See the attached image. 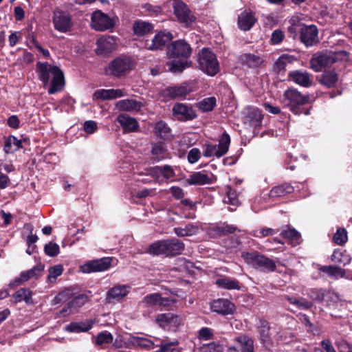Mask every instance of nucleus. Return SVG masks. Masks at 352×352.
<instances>
[{"mask_svg": "<svg viewBox=\"0 0 352 352\" xmlns=\"http://www.w3.org/2000/svg\"><path fill=\"white\" fill-rule=\"evenodd\" d=\"M192 49L185 40L179 39L167 45L166 56L170 59L166 65L168 71L180 74L184 69L192 65V61L188 60Z\"/></svg>", "mask_w": 352, "mask_h": 352, "instance_id": "obj_1", "label": "nucleus"}, {"mask_svg": "<svg viewBox=\"0 0 352 352\" xmlns=\"http://www.w3.org/2000/svg\"><path fill=\"white\" fill-rule=\"evenodd\" d=\"M36 73L38 78L44 85L50 82V76H52L50 86L48 89L49 94H54L63 90L65 85V78L62 70L56 65L48 63L38 62L36 63Z\"/></svg>", "mask_w": 352, "mask_h": 352, "instance_id": "obj_2", "label": "nucleus"}, {"mask_svg": "<svg viewBox=\"0 0 352 352\" xmlns=\"http://www.w3.org/2000/svg\"><path fill=\"white\" fill-rule=\"evenodd\" d=\"M241 257L248 265L263 272H274L276 268V265L272 259L257 251L243 252Z\"/></svg>", "mask_w": 352, "mask_h": 352, "instance_id": "obj_3", "label": "nucleus"}, {"mask_svg": "<svg viewBox=\"0 0 352 352\" xmlns=\"http://www.w3.org/2000/svg\"><path fill=\"white\" fill-rule=\"evenodd\" d=\"M129 342L134 346L147 350L161 347V351H168L172 345L177 344V341L170 342L167 338L161 339L152 336H130Z\"/></svg>", "mask_w": 352, "mask_h": 352, "instance_id": "obj_4", "label": "nucleus"}, {"mask_svg": "<svg viewBox=\"0 0 352 352\" xmlns=\"http://www.w3.org/2000/svg\"><path fill=\"white\" fill-rule=\"evenodd\" d=\"M198 67L205 74L214 76L219 72V63L217 56L209 48L204 47L197 56Z\"/></svg>", "mask_w": 352, "mask_h": 352, "instance_id": "obj_5", "label": "nucleus"}, {"mask_svg": "<svg viewBox=\"0 0 352 352\" xmlns=\"http://www.w3.org/2000/svg\"><path fill=\"white\" fill-rule=\"evenodd\" d=\"M285 105L290 108V110L295 114L302 113L299 107L307 104L309 101V96L302 95L296 89H288L283 94Z\"/></svg>", "mask_w": 352, "mask_h": 352, "instance_id": "obj_6", "label": "nucleus"}, {"mask_svg": "<svg viewBox=\"0 0 352 352\" xmlns=\"http://www.w3.org/2000/svg\"><path fill=\"white\" fill-rule=\"evenodd\" d=\"M230 144V138L229 135L223 133L219 139L218 144H206L205 145L203 155L206 157H221L228 151Z\"/></svg>", "mask_w": 352, "mask_h": 352, "instance_id": "obj_7", "label": "nucleus"}, {"mask_svg": "<svg viewBox=\"0 0 352 352\" xmlns=\"http://www.w3.org/2000/svg\"><path fill=\"white\" fill-rule=\"evenodd\" d=\"M132 66L133 62L129 57H118L109 64L107 72L115 77L121 78L130 72Z\"/></svg>", "mask_w": 352, "mask_h": 352, "instance_id": "obj_8", "label": "nucleus"}, {"mask_svg": "<svg viewBox=\"0 0 352 352\" xmlns=\"http://www.w3.org/2000/svg\"><path fill=\"white\" fill-rule=\"evenodd\" d=\"M338 60L337 54L332 52H318L310 60V67L320 72L324 67H329Z\"/></svg>", "mask_w": 352, "mask_h": 352, "instance_id": "obj_9", "label": "nucleus"}, {"mask_svg": "<svg viewBox=\"0 0 352 352\" xmlns=\"http://www.w3.org/2000/svg\"><path fill=\"white\" fill-rule=\"evenodd\" d=\"M299 33L300 41L307 47H312L320 42L318 29L315 25H300Z\"/></svg>", "mask_w": 352, "mask_h": 352, "instance_id": "obj_10", "label": "nucleus"}, {"mask_svg": "<svg viewBox=\"0 0 352 352\" xmlns=\"http://www.w3.org/2000/svg\"><path fill=\"white\" fill-rule=\"evenodd\" d=\"M115 24L114 18H111L100 10L95 11L91 15V25L96 30L104 31L113 28Z\"/></svg>", "mask_w": 352, "mask_h": 352, "instance_id": "obj_11", "label": "nucleus"}, {"mask_svg": "<svg viewBox=\"0 0 352 352\" xmlns=\"http://www.w3.org/2000/svg\"><path fill=\"white\" fill-rule=\"evenodd\" d=\"M173 10L174 14L179 22L189 25L195 21V16L184 2L179 0L174 1Z\"/></svg>", "mask_w": 352, "mask_h": 352, "instance_id": "obj_12", "label": "nucleus"}, {"mask_svg": "<svg viewBox=\"0 0 352 352\" xmlns=\"http://www.w3.org/2000/svg\"><path fill=\"white\" fill-rule=\"evenodd\" d=\"M173 114L179 121L192 120L197 118V113L190 104L177 102L172 109Z\"/></svg>", "mask_w": 352, "mask_h": 352, "instance_id": "obj_13", "label": "nucleus"}, {"mask_svg": "<svg viewBox=\"0 0 352 352\" xmlns=\"http://www.w3.org/2000/svg\"><path fill=\"white\" fill-rule=\"evenodd\" d=\"M170 32L161 31L157 32L150 43H146L145 47L151 51L162 50L173 39Z\"/></svg>", "mask_w": 352, "mask_h": 352, "instance_id": "obj_14", "label": "nucleus"}, {"mask_svg": "<svg viewBox=\"0 0 352 352\" xmlns=\"http://www.w3.org/2000/svg\"><path fill=\"white\" fill-rule=\"evenodd\" d=\"M156 323L162 328L175 330L181 323V318L179 316L168 312L157 314L155 316Z\"/></svg>", "mask_w": 352, "mask_h": 352, "instance_id": "obj_15", "label": "nucleus"}, {"mask_svg": "<svg viewBox=\"0 0 352 352\" xmlns=\"http://www.w3.org/2000/svg\"><path fill=\"white\" fill-rule=\"evenodd\" d=\"M111 261L112 259L110 257L91 261L81 265L80 270L83 273L105 271L110 267Z\"/></svg>", "mask_w": 352, "mask_h": 352, "instance_id": "obj_16", "label": "nucleus"}, {"mask_svg": "<svg viewBox=\"0 0 352 352\" xmlns=\"http://www.w3.org/2000/svg\"><path fill=\"white\" fill-rule=\"evenodd\" d=\"M53 23L54 28L60 32H66L72 28L70 15L60 10L54 12Z\"/></svg>", "mask_w": 352, "mask_h": 352, "instance_id": "obj_17", "label": "nucleus"}, {"mask_svg": "<svg viewBox=\"0 0 352 352\" xmlns=\"http://www.w3.org/2000/svg\"><path fill=\"white\" fill-rule=\"evenodd\" d=\"M96 45V53L100 56L106 55L116 50V38L113 36H102L97 40Z\"/></svg>", "mask_w": 352, "mask_h": 352, "instance_id": "obj_18", "label": "nucleus"}, {"mask_svg": "<svg viewBox=\"0 0 352 352\" xmlns=\"http://www.w3.org/2000/svg\"><path fill=\"white\" fill-rule=\"evenodd\" d=\"M191 91V87L186 82H184L179 85L166 87L163 91V95L170 99H179L184 98Z\"/></svg>", "mask_w": 352, "mask_h": 352, "instance_id": "obj_19", "label": "nucleus"}, {"mask_svg": "<svg viewBox=\"0 0 352 352\" xmlns=\"http://www.w3.org/2000/svg\"><path fill=\"white\" fill-rule=\"evenodd\" d=\"M129 291L130 287L127 285H116L108 290L105 300L108 303L118 302L126 296Z\"/></svg>", "mask_w": 352, "mask_h": 352, "instance_id": "obj_20", "label": "nucleus"}, {"mask_svg": "<svg viewBox=\"0 0 352 352\" xmlns=\"http://www.w3.org/2000/svg\"><path fill=\"white\" fill-rule=\"evenodd\" d=\"M235 345L229 347V350L241 352H254V341L246 335H240L234 338Z\"/></svg>", "mask_w": 352, "mask_h": 352, "instance_id": "obj_21", "label": "nucleus"}, {"mask_svg": "<svg viewBox=\"0 0 352 352\" xmlns=\"http://www.w3.org/2000/svg\"><path fill=\"white\" fill-rule=\"evenodd\" d=\"M210 309L213 312L223 316H227L234 313L235 306L227 299L219 298L212 302Z\"/></svg>", "mask_w": 352, "mask_h": 352, "instance_id": "obj_22", "label": "nucleus"}, {"mask_svg": "<svg viewBox=\"0 0 352 352\" xmlns=\"http://www.w3.org/2000/svg\"><path fill=\"white\" fill-rule=\"evenodd\" d=\"M262 119V113L258 108L250 107L245 109L244 123L256 127L261 125Z\"/></svg>", "mask_w": 352, "mask_h": 352, "instance_id": "obj_23", "label": "nucleus"}, {"mask_svg": "<svg viewBox=\"0 0 352 352\" xmlns=\"http://www.w3.org/2000/svg\"><path fill=\"white\" fill-rule=\"evenodd\" d=\"M126 96H127L126 91L120 89H101L96 90L94 94V98L103 100H113Z\"/></svg>", "mask_w": 352, "mask_h": 352, "instance_id": "obj_24", "label": "nucleus"}, {"mask_svg": "<svg viewBox=\"0 0 352 352\" xmlns=\"http://www.w3.org/2000/svg\"><path fill=\"white\" fill-rule=\"evenodd\" d=\"M116 120L120 124L124 133L135 132L140 126L135 118L124 113L118 115Z\"/></svg>", "mask_w": 352, "mask_h": 352, "instance_id": "obj_25", "label": "nucleus"}, {"mask_svg": "<svg viewBox=\"0 0 352 352\" xmlns=\"http://www.w3.org/2000/svg\"><path fill=\"white\" fill-rule=\"evenodd\" d=\"M44 269V265L39 264L32 269L22 272L20 274L19 277L16 278L12 283H10V287L16 286L21 285L23 282L27 281L31 278L36 277L38 274L42 272Z\"/></svg>", "mask_w": 352, "mask_h": 352, "instance_id": "obj_26", "label": "nucleus"}, {"mask_svg": "<svg viewBox=\"0 0 352 352\" xmlns=\"http://www.w3.org/2000/svg\"><path fill=\"white\" fill-rule=\"evenodd\" d=\"M142 102L134 99H124L117 102L116 107L119 111H139L142 107Z\"/></svg>", "mask_w": 352, "mask_h": 352, "instance_id": "obj_27", "label": "nucleus"}, {"mask_svg": "<svg viewBox=\"0 0 352 352\" xmlns=\"http://www.w3.org/2000/svg\"><path fill=\"white\" fill-rule=\"evenodd\" d=\"M289 77L295 83L300 86L308 87L311 85V79L308 72L295 70L289 73Z\"/></svg>", "mask_w": 352, "mask_h": 352, "instance_id": "obj_28", "label": "nucleus"}, {"mask_svg": "<svg viewBox=\"0 0 352 352\" xmlns=\"http://www.w3.org/2000/svg\"><path fill=\"white\" fill-rule=\"evenodd\" d=\"M255 22L256 19L254 15L250 11L245 10L239 15L238 25L239 28L243 31L250 30Z\"/></svg>", "mask_w": 352, "mask_h": 352, "instance_id": "obj_29", "label": "nucleus"}, {"mask_svg": "<svg viewBox=\"0 0 352 352\" xmlns=\"http://www.w3.org/2000/svg\"><path fill=\"white\" fill-rule=\"evenodd\" d=\"M166 241V256H173L180 254L184 250V243L177 239Z\"/></svg>", "mask_w": 352, "mask_h": 352, "instance_id": "obj_30", "label": "nucleus"}, {"mask_svg": "<svg viewBox=\"0 0 352 352\" xmlns=\"http://www.w3.org/2000/svg\"><path fill=\"white\" fill-rule=\"evenodd\" d=\"M94 322L91 320H87L80 322H71L65 327V330L70 333L87 332L91 329Z\"/></svg>", "mask_w": 352, "mask_h": 352, "instance_id": "obj_31", "label": "nucleus"}, {"mask_svg": "<svg viewBox=\"0 0 352 352\" xmlns=\"http://www.w3.org/2000/svg\"><path fill=\"white\" fill-rule=\"evenodd\" d=\"M320 272L327 274L329 277L338 280L345 276L346 271L344 269L337 265H323L319 267Z\"/></svg>", "mask_w": 352, "mask_h": 352, "instance_id": "obj_32", "label": "nucleus"}, {"mask_svg": "<svg viewBox=\"0 0 352 352\" xmlns=\"http://www.w3.org/2000/svg\"><path fill=\"white\" fill-rule=\"evenodd\" d=\"M186 182L189 185H204L211 184L212 179L208 175L201 173L195 172L189 175L186 179Z\"/></svg>", "mask_w": 352, "mask_h": 352, "instance_id": "obj_33", "label": "nucleus"}, {"mask_svg": "<svg viewBox=\"0 0 352 352\" xmlns=\"http://www.w3.org/2000/svg\"><path fill=\"white\" fill-rule=\"evenodd\" d=\"M170 302L171 300L169 298H162L160 294L157 293L146 296L142 300V302L148 306L160 305L166 307L170 305Z\"/></svg>", "mask_w": 352, "mask_h": 352, "instance_id": "obj_34", "label": "nucleus"}, {"mask_svg": "<svg viewBox=\"0 0 352 352\" xmlns=\"http://www.w3.org/2000/svg\"><path fill=\"white\" fill-rule=\"evenodd\" d=\"M280 236L286 239L288 242L294 246H296L300 243V234L294 228H289L286 230H283L280 233Z\"/></svg>", "mask_w": 352, "mask_h": 352, "instance_id": "obj_35", "label": "nucleus"}, {"mask_svg": "<svg viewBox=\"0 0 352 352\" xmlns=\"http://www.w3.org/2000/svg\"><path fill=\"white\" fill-rule=\"evenodd\" d=\"M331 260L335 263L345 266L351 263V258L346 250L336 249L331 256Z\"/></svg>", "mask_w": 352, "mask_h": 352, "instance_id": "obj_36", "label": "nucleus"}, {"mask_svg": "<svg viewBox=\"0 0 352 352\" xmlns=\"http://www.w3.org/2000/svg\"><path fill=\"white\" fill-rule=\"evenodd\" d=\"M215 284L220 288L226 289H237L239 290L241 287L237 280L231 278L230 277L224 276L217 278Z\"/></svg>", "mask_w": 352, "mask_h": 352, "instance_id": "obj_37", "label": "nucleus"}, {"mask_svg": "<svg viewBox=\"0 0 352 352\" xmlns=\"http://www.w3.org/2000/svg\"><path fill=\"white\" fill-rule=\"evenodd\" d=\"M308 296L313 300L322 302L325 300V296H330L331 298L335 297L331 294V292L322 288H312L307 292Z\"/></svg>", "mask_w": 352, "mask_h": 352, "instance_id": "obj_38", "label": "nucleus"}, {"mask_svg": "<svg viewBox=\"0 0 352 352\" xmlns=\"http://www.w3.org/2000/svg\"><path fill=\"white\" fill-rule=\"evenodd\" d=\"M294 60L292 56L288 54H283L275 62L274 70L278 74H283L286 70L288 64L292 63Z\"/></svg>", "mask_w": 352, "mask_h": 352, "instance_id": "obj_39", "label": "nucleus"}, {"mask_svg": "<svg viewBox=\"0 0 352 352\" xmlns=\"http://www.w3.org/2000/svg\"><path fill=\"white\" fill-rule=\"evenodd\" d=\"M294 188L289 184H283L280 186L274 187L269 193L270 197H283L287 194L292 193Z\"/></svg>", "mask_w": 352, "mask_h": 352, "instance_id": "obj_40", "label": "nucleus"}, {"mask_svg": "<svg viewBox=\"0 0 352 352\" xmlns=\"http://www.w3.org/2000/svg\"><path fill=\"white\" fill-rule=\"evenodd\" d=\"M153 29L151 23L144 21H136L133 23V30L134 34L138 36H144L150 33Z\"/></svg>", "mask_w": 352, "mask_h": 352, "instance_id": "obj_41", "label": "nucleus"}, {"mask_svg": "<svg viewBox=\"0 0 352 352\" xmlns=\"http://www.w3.org/2000/svg\"><path fill=\"white\" fill-rule=\"evenodd\" d=\"M22 148V142L13 135L9 136L4 143V151L6 153H13Z\"/></svg>", "mask_w": 352, "mask_h": 352, "instance_id": "obj_42", "label": "nucleus"}, {"mask_svg": "<svg viewBox=\"0 0 352 352\" xmlns=\"http://www.w3.org/2000/svg\"><path fill=\"white\" fill-rule=\"evenodd\" d=\"M338 80V74L333 71H329L324 72L319 81L327 88H331L336 85Z\"/></svg>", "mask_w": 352, "mask_h": 352, "instance_id": "obj_43", "label": "nucleus"}, {"mask_svg": "<svg viewBox=\"0 0 352 352\" xmlns=\"http://www.w3.org/2000/svg\"><path fill=\"white\" fill-rule=\"evenodd\" d=\"M32 293L29 289L21 288L13 294L12 297L16 303L23 300L25 303L30 304L32 302Z\"/></svg>", "mask_w": 352, "mask_h": 352, "instance_id": "obj_44", "label": "nucleus"}, {"mask_svg": "<svg viewBox=\"0 0 352 352\" xmlns=\"http://www.w3.org/2000/svg\"><path fill=\"white\" fill-rule=\"evenodd\" d=\"M170 129L168 126L167 124L164 121L157 122L154 127L155 133L160 136L161 138L166 139L170 135Z\"/></svg>", "mask_w": 352, "mask_h": 352, "instance_id": "obj_45", "label": "nucleus"}, {"mask_svg": "<svg viewBox=\"0 0 352 352\" xmlns=\"http://www.w3.org/2000/svg\"><path fill=\"white\" fill-rule=\"evenodd\" d=\"M258 329L262 344L267 346L270 344V326L268 323L265 321H261Z\"/></svg>", "mask_w": 352, "mask_h": 352, "instance_id": "obj_46", "label": "nucleus"}, {"mask_svg": "<svg viewBox=\"0 0 352 352\" xmlns=\"http://www.w3.org/2000/svg\"><path fill=\"white\" fill-rule=\"evenodd\" d=\"M285 298L292 305L296 306L299 309H309L312 307L311 302L304 298H296L287 296Z\"/></svg>", "mask_w": 352, "mask_h": 352, "instance_id": "obj_47", "label": "nucleus"}, {"mask_svg": "<svg viewBox=\"0 0 352 352\" xmlns=\"http://www.w3.org/2000/svg\"><path fill=\"white\" fill-rule=\"evenodd\" d=\"M148 252L154 255H165L166 256V241H159L150 245Z\"/></svg>", "mask_w": 352, "mask_h": 352, "instance_id": "obj_48", "label": "nucleus"}, {"mask_svg": "<svg viewBox=\"0 0 352 352\" xmlns=\"http://www.w3.org/2000/svg\"><path fill=\"white\" fill-rule=\"evenodd\" d=\"M215 106L216 98L213 96L206 98L197 104V108L203 112L211 111Z\"/></svg>", "mask_w": 352, "mask_h": 352, "instance_id": "obj_49", "label": "nucleus"}, {"mask_svg": "<svg viewBox=\"0 0 352 352\" xmlns=\"http://www.w3.org/2000/svg\"><path fill=\"white\" fill-rule=\"evenodd\" d=\"M224 202L232 206L228 208L230 211H234L239 205L236 192L230 189L227 192V196L224 198Z\"/></svg>", "mask_w": 352, "mask_h": 352, "instance_id": "obj_50", "label": "nucleus"}, {"mask_svg": "<svg viewBox=\"0 0 352 352\" xmlns=\"http://www.w3.org/2000/svg\"><path fill=\"white\" fill-rule=\"evenodd\" d=\"M348 240L347 232L344 228H338L336 232L334 234L333 241L335 243L339 245H344Z\"/></svg>", "mask_w": 352, "mask_h": 352, "instance_id": "obj_51", "label": "nucleus"}, {"mask_svg": "<svg viewBox=\"0 0 352 352\" xmlns=\"http://www.w3.org/2000/svg\"><path fill=\"white\" fill-rule=\"evenodd\" d=\"M259 56L252 54H247L244 56L243 63L249 67H257L261 63Z\"/></svg>", "mask_w": 352, "mask_h": 352, "instance_id": "obj_52", "label": "nucleus"}, {"mask_svg": "<svg viewBox=\"0 0 352 352\" xmlns=\"http://www.w3.org/2000/svg\"><path fill=\"white\" fill-rule=\"evenodd\" d=\"M166 151V146L163 142H158L152 145V153L159 160L164 157Z\"/></svg>", "mask_w": 352, "mask_h": 352, "instance_id": "obj_53", "label": "nucleus"}, {"mask_svg": "<svg viewBox=\"0 0 352 352\" xmlns=\"http://www.w3.org/2000/svg\"><path fill=\"white\" fill-rule=\"evenodd\" d=\"M44 252L47 256L54 257L60 252L59 245L56 243L49 242L45 245Z\"/></svg>", "mask_w": 352, "mask_h": 352, "instance_id": "obj_54", "label": "nucleus"}, {"mask_svg": "<svg viewBox=\"0 0 352 352\" xmlns=\"http://www.w3.org/2000/svg\"><path fill=\"white\" fill-rule=\"evenodd\" d=\"M63 267L61 265H54L49 268V276L48 279L50 282H52L56 279V278L60 276L63 273Z\"/></svg>", "mask_w": 352, "mask_h": 352, "instance_id": "obj_55", "label": "nucleus"}, {"mask_svg": "<svg viewBox=\"0 0 352 352\" xmlns=\"http://www.w3.org/2000/svg\"><path fill=\"white\" fill-rule=\"evenodd\" d=\"M112 341L113 336L111 333L107 331L100 333L96 338V344L98 345L111 343Z\"/></svg>", "mask_w": 352, "mask_h": 352, "instance_id": "obj_56", "label": "nucleus"}, {"mask_svg": "<svg viewBox=\"0 0 352 352\" xmlns=\"http://www.w3.org/2000/svg\"><path fill=\"white\" fill-rule=\"evenodd\" d=\"M278 230L269 228H263L259 230H255L253 232L252 235L257 238L265 237L269 235L276 234Z\"/></svg>", "mask_w": 352, "mask_h": 352, "instance_id": "obj_57", "label": "nucleus"}, {"mask_svg": "<svg viewBox=\"0 0 352 352\" xmlns=\"http://www.w3.org/2000/svg\"><path fill=\"white\" fill-rule=\"evenodd\" d=\"M200 156V151L197 148H193L188 153V161L190 164H195L199 160Z\"/></svg>", "mask_w": 352, "mask_h": 352, "instance_id": "obj_58", "label": "nucleus"}, {"mask_svg": "<svg viewBox=\"0 0 352 352\" xmlns=\"http://www.w3.org/2000/svg\"><path fill=\"white\" fill-rule=\"evenodd\" d=\"M199 338L204 340H209L213 338L212 331L208 327H202L199 331Z\"/></svg>", "mask_w": 352, "mask_h": 352, "instance_id": "obj_59", "label": "nucleus"}, {"mask_svg": "<svg viewBox=\"0 0 352 352\" xmlns=\"http://www.w3.org/2000/svg\"><path fill=\"white\" fill-rule=\"evenodd\" d=\"M162 177L166 179H173L175 174L173 168L169 165L162 166Z\"/></svg>", "mask_w": 352, "mask_h": 352, "instance_id": "obj_60", "label": "nucleus"}, {"mask_svg": "<svg viewBox=\"0 0 352 352\" xmlns=\"http://www.w3.org/2000/svg\"><path fill=\"white\" fill-rule=\"evenodd\" d=\"M283 38V32L280 30H276L272 34L271 41L273 44H279Z\"/></svg>", "mask_w": 352, "mask_h": 352, "instance_id": "obj_61", "label": "nucleus"}, {"mask_svg": "<svg viewBox=\"0 0 352 352\" xmlns=\"http://www.w3.org/2000/svg\"><path fill=\"white\" fill-rule=\"evenodd\" d=\"M97 129V124L95 121L88 120L84 124V130L89 134L94 133Z\"/></svg>", "mask_w": 352, "mask_h": 352, "instance_id": "obj_62", "label": "nucleus"}, {"mask_svg": "<svg viewBox=\"0 0 352 352\" xmlns=\"http://www.w3.org/2000/svg\"><path fill=\"white\" fill-rule=\"evenodd\" d=\"M148 175L158 179L162 176V166H156L148 169Z\"/></svg>", "mask_w": 352, "mask_h": 352, "instance_id": "obj_63", "label": "nucleus"}, {"mask_svg": "<svg viewBox=\"0 0 352 352\" xmlns=\"http://www.w3.org/2000/svg\"><path fill=\"white\" fill-rule=\"evenodd\" d=\"M320 345L326 352H336L331 342L328 339L322 340Z\"/></svg>", "mask_w": 352, "mask_h": 352, "instance_id": "obj_64", "label": "nucleus"}]
</instances>
